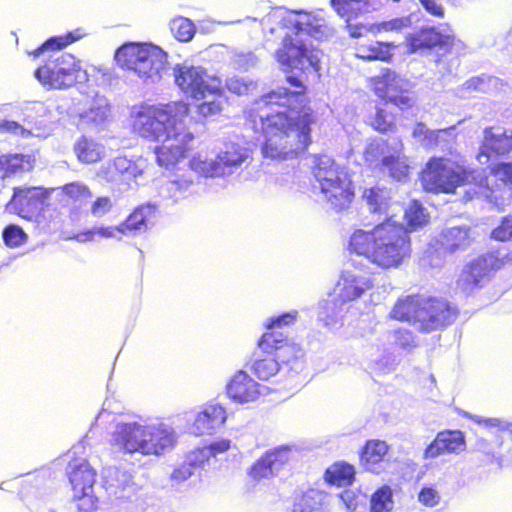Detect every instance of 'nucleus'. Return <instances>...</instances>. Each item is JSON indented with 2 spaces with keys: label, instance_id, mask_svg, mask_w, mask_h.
I'll list each match as a JSON object with an SVG mask.
<instances>
[{
  "label": "nucleus",
  "instance_id": "473e14b6",
  "mask_svg": "<svg viewBox=\"0 0 512 512\" xmlns=\"http://www.w3.org/2000/svg\"><path fill=\"white\" fill-rule=\"evenodd\" d=\"M390 191L384 187H371L364 190L363 200L366 202L371 213L385 215L386 220L391 219L390 213Z\"/></svg>",
  "mask_w": 512,
  "mask_h": 512
},
{
  "label": "nucleus",
  "instance_id": "5701e85b",
  "mask_svg": "<svg viewBox=\"0 0 512 512\" xmlns=\"http://www.w3.org/2000/svg\"><path fill=\"white\" fill-rule=\"evenodd\" d=\"M466 443L464 434L459 430H445L437 434L424 451L426 459L450 453H460L465 450Z\"/></svg>",
  "mask_w": 512,
  "mask_h": 512
},
{
  "label": "nucleus",
  "instance_id": "c85d7f7f",
  "mask_svg": "<svg viewBox=\"0 0 512 512\" xmlns=\"http://www.w3.org/2000/svg\"><path fill=\"white\" fill-rule=\"evenodd\" d=\"M331 7L341 18L349 22L359 15L378 10L381 0H330Z\"/></svg>",
  "mask_w": 512,
  "mask_h": 512
},
{
  "label": "nucleus",
  "instance_id": "bf43d9fd",
  "mask_svg": "<svg viewBox=\"0 0 512 512\" xmlns=\"http://www.w3.org/2000/svg\"><path fill=\"white\" fill-rule=\"evenodd\" d=\"M298 312L296 310H292L290 312L283 313L281 315L271 317L265 323V327L270 332H276L275 329L282 328L284 326H289L294 323L297 318Z\"/></svg>",
  "mask_w": 512,
  "mask_h": 512
},
{
  "label": "nucleus",
  "instance_id": "5fc2aeb1",
  "mask_svg": "<svg viewBox=\"0 0 512 512\" xmlns=\"http://www.w3.org/2000/svg\"><path fill=\"white\" fill-rule=\"evenodd\" d=\"M226 87L236 95H244L255 88V83L244 77L232 76L226 80Z\"/></svg>",
  "mask_w": 512,
  "mask_h": 512
},
{
  "label": "nucleus",
  "instance_id": "864d4df0",
  "mask_svg": "<svg viewBox=\"0 0 512 512\" xmlns=\"http://www.w3.org/2000/svg\"><path fill=\"white\" fill-rule=\"evenodd\" d=\"M63 191L68 197L81 204L85 203L92 197V193L89 188L80 182L66 184L63 187Z\"/></svg>",
  "mask_w": 512,
  "mask_h": 512
},
{
  "label": "nucleus",
  "instance_id": "412c9836",
  "mask_svg": "<svg viewBox=\"0 0 512 512\" xmlns=\"http://www.w3.org/2000/svg\"><path fill=\"white\" fill-rule=\"evenodd\" d=\"M290 458L291 449L288 446L270 450L254 463L250 475L257 480L270 478L276 475Z\"/></svg>",
  "mask_w": 512,
  "mask_h": 512
},
{
  "label": "nucleus",
  "instance_id": "de8ad7c7",
  "mask_svg": "<svg viewBox=\"0 0 512 512\" xmlns=\"http://www.w3.org/2000/svg\"><path fill=\"white\" fill-rule=\"evenodd\" d=\"M501 85L497 77L482 74L481 76L472 77L464 83V88L469 91H479L489 93L499 89Z\"/></svg>",
  "mask_w": 512,
  "mask_h": 512
},
{
  "label": "nucleus",
  "instance_id": "680f3d73",
  "mask_svg": "<svg viewBox=\"0 0 512 512\" xmlns=\"http://www.w3.org/2000/svg\"><path fill=\"white\" fill-rule=\"evenodd\" d=\"M197 472L184 460L171 473L170 480L173 485H180L190 479Z\"/></svg>",
  "mask_w": 512,
  "mask_h": 512
},
{
  "label": "nucleus",
  "instance_id": "37998d69",
  "mask_svg": "<svg viewBox=\"0 0 512 512\" xmlns=\"http://www.w3.org/2000/svg\"><path fill=\"white\" fill-rule=\"evenodd\" d=\"M404 217L409 231H415L426 225L429 221V214L426 208L417 200H412L409 203L405 209Z\"/></svg>",
  "mask_w": 512,
  "mask_h": 512
},
{
  "label": "nucleus",
  "instance_id": "1a4fd4ad",
  "mask_svg": "<svg viewBox=\"0 0 512 512\" xmlns=\"http://www.w3.org/2000/svg\"><path fill=\"white\" fill-rule=\"evenodd\" d=\"M249 158V150L242 144L229 140L213 155L198 153L194 155L189 166L192 171L206 178L229 177L241 169Z\"/></svg>",
  "mask_w": 512,
  "mask_h": 512
},
{
  "label": "nucleus",
  "instance_id": "f3484780",
  "mask_svg": "<svg viewBox=\"0 0 512 512\" xmlns=\"http://www.w3.org/2000/svg\"><path fill=\"white\" fill-rule=\"evenodd\" d=\"M146 433L147 425L136 421L118 422L111 434V442L124 453L146 456Z\"/></svg>",
  "mask_w": 512,
  "mask_h": 512
},
{
  "label": "nucleus",
  "instance_id": "09e8293b",
  "mask_svg": "<svg viewBox=\"0 0 512 512\" xmlns=\"http://www.w3.org/2000/svg\"><path fill=\"white\" fill-rule=\"evenodd\" d=\"M393 508L392 491L384 486L376 490L370 500V512H391Z\"/></svg>",
  "mask_w": 512,
  "mask_h": 512
},
{
  "label": "nucleus",
  "instance_id": "58836bf2",
  "mask_svg": "<svg viewBox=\"0 0 512 512\" xmlns=\"http://www.w3.org/2000/svg\"><path fill=\"white\" fill-rule=\"evenodd\" d=\"M354 467L345 462H336L325 471V480L337 486L350 485L354 480Z\"/></svg>",
  "mask_w": 512,
  "mask_h": 512
},
{
  "label": "nucleus",
  "instance_id": "49530a36",
  "mask_svg": "<svg viewBox=\"0 0 512 512\" xmlns=\"http://www.w3.org/2000/svg\"><path fill=\"white\" fill-rule=\"evenodd\" d=\"M170 30L180 42L190 41L196 32L195 24L188 18L176 17L170 21Z\"/></svg>",
  "mask_w": 512,
  "mask_h": 512
},
{
  "label": "nucleus",
  "instance_id": "7c9ffc66",
  "mask_svg": "<svg viewBox=\"0 0 512 512\" xmlns=\"http://www.w3.org/2000/svg\"><path fill=\"white\" fill-rule=\"evenodd\" d=\"M195 183L191 175L183 174L175 179L164 181L159 187V196L177 202L194 191Z\"/></svg>",
  "mask_w": 512,
  "mask_h": 512
},
{
  "label": "nucleus",
  "instance_id": "7ed1b4c3",
  "mask_svg": "<svg viewBox=\"0 0 512 512\" xmlns=\"http://www.w3.org/2000/svg\"><path fill=\"white\" fill-rule=\"evenodd\" d=\"M326 29L325 20L319 13L288 11L278 26L270 29L272 34L277 33L282 38V46L276 50L277 61L286 68L318 71L322 52L308 41L310 37L322 38Z\"/></svg>",
  "mask_w": 512,
  "mask_h": 512
},
{
  "label": "nucleus",
  "instance_id": "2eb2a0df",
  "mask_svg": "<svg viewBox=\"0 0 512 512\" xmlns=\"http://www.w3.org/2000/svg\"><path fill=\"white\" fill-rule=\"evenodd\" d=\"M376 94L400 109L409 108L413 103L410 95V82L390 69H383L374 79Z\"/></svg>",
  "mask_w": 512,
  "mask_h": 512
},
{
  "label": "nucleus",
  "instance_id": "aec40b11",
  "mask_svg": "<svg viewBox=\"0 0 512 512\" xmlns=\"http://www.w3.org/2000/svg\"><path fill=\"white\" fill-rule=\"evenodd\" d=\"M499 268L500 262L494 254L488 253L482 255L463 269L459 284L465 291L472 290L488 278L492 271Z\"/></svg>",
  "mask_w": 512,
  "mask_h": 512
},
{
  "label": "nucleus",
  "instance_id": "f8f14e48",
  "mask_svg": "<svg viewBox=\"0 0 512 512\" xmlns=\"http://www.w3.org/2000/svg\"><path fill=\"white\" fill-rule=\"evenodd\" d=\"M34 76L44 86L62 89L83 81L86 78V72L81 71L73 55L54 52L35 70Z\"/></svg>",
  "mask_w": 512,
  "mask_h": 512
},
{
  "label": "nucleus",
  "instance_id": "cd10ccee",
  "mask_svg": "<svg viewBox=\"0 0 512 512\" xmlns=\"http://www.w3.org/2000/svg\"><path fill=\"white\" fill-rule=\"evenodd\" d=\"M348 304L335 292L319 302L318 319L327 327H333L342 322Z\"/></svg>",
  "mask_w": 512,
  "mask_h": 512
},
{
  "label": "nucleus",
  "instance_id": "69168bd1",
  "mask_svg": "<svg viewBox=\"0 0 512 512\" xmlns=\"http://www.w3.org/2000/svg\"><path fill=\"white\" fill-rule=\"evenodd\" d=\"M437 132H446L445 135L441 137H437L436 147H440L443 151H448L452 154V148L454 144V139L456 137L455 134V126H451L445 129L436 130Z\"/></svg>",
  "mask_w": 512,
  "mask_h": 512
},
{
  "label": "nucleus",
  "instance_id": "e433bc0d",
  "mask_svg": "<svg viewBox=\"0 0 512 512\" xmlns=\"http://www.w3.org/2000/svg\"><path fill=\"white\" fill-rule=\"evenodd\" d=\"M263 356H258L252 364V372L261 380H268L270 377L282 372L281 365L274 357L272 350H263Z\"/></svg>",
  "mask_w": 512,
  "mask_h": 512
},
{
  "label": "nucleus",
  "instance_id": "4d7b16f0",
  "mask_svg": "<svg viewBox=\"0 0 512 512\" xmlns=\"http://www.w3.org/2000/svg\"><path fill=\"white\" fill-rule=\"evenodd\" d=\"M411 25V17L403 16L394 18L388 21L378 23L375 28L376 31L381 32H401L403 29L408 28Z\"/></svg>",
  "mask_w": 512,
  "mask_h": 512
},
{
  "label": "nucleus",
  "instance_id": "20e7f679",
  "mask_svg": "<svg viewBox=\"0 0 512 512\" xmlns=\"http://www.w3.org/2000/svg\"><path fill=\"white\" fill-rule=\"evenodd\" d=\"M350 253L381 269L398 268L410 257L408 230L387 219L371 229H355L348 242Z\"/></svg>",
  "mask_w": 512,
  "mask_h": 512
},
{
  "label": "nucleus",
  "instance_id": "393cba45",
  "mask_svg": "<svg viewBox=\"0 0 512 512\" xmlns=\"http://www.w3.org/2000/svg\"><path fill=\"white\" fill-rule=\"evenodd\" d=\"M259 387L246 372L240 370L227 384V394L233 401L241 404L253 402L261 394Z\"/></svg>",
  "mask_w": 512,
  "mask_h": 512
},
{
  "label": "nucleus",
  "instance_id": "9b49d317",
  "mask_svg": "<svg viewBox=\"0 0 512 512\" xmlns=\"http://www.w3.org/2000/svg\"><path fill=\"white\" fill-rule=\"evenodd\" d=\"M413 52L421 49L436 48V69L442 76L450 75L459 66L458 52L462 48L454 37L445 35L434 27L422 28L410 37Z\"/></svg>",
  "mask_w": 512,
  "mask_h": 512
},
{
  "label": "nucleus",
  "instance_id": "4be33fe9",
  "mask_svg": "<svg viewBox=\"0 0 512 512\" xmlns=\"http://www.w3.org/2000/svg\"><path fill=\"white\" fill-rule=\"evenodd\" d=\"M372 285L370 277L356 270H346L342 273L334 292L348 304L361 297Z\"/></svg>",
  "mask_w": 512,
  "mask_h": 512
},
{
  "label": "nucleus",
  "instance_id": "0eeeda50",
  "mask_svg": "<svg viewBox=\"0 0 512 512\" xmlns=\"http://www.w3.org/2000/svg\"><path fill=\"white\" fill-rule=\"evenodd\" d=\"M486 182L483 169H470L446 158H432L422 174L423 188L433 193H452L458 186Z\"/></svg>",
  "mask_w": 512,
  "mask_h": 512
},
{
  "label": "nucleus",
  "instance_id": "6e6d98bb",
  "mask_svg": "<svg viewBox=\"0 0 512 512\" xmlns=\"http://www.w3.org/2000/svg\"><path fill=\"white\" fill-rule=\"evenodd\" d=\"M77 508L82 512H92L97 507L98 498L94 495V490L89 489L83 493H73Z\"/></svg>",
  "mask_w": 512,
  "mask_h": 512
},
{
  "label": "nucleus",
  "instance_id": "a211bd4d",
  "mask_svg": "<svg viewBox=\"0 0 512 512\" xmlns=\"http://www.w3.org/2000/svg\"><path fill=\"white\" fill-rule=\"evenodd\" d=\"M492 173L496 180L501 181V187L497 185V188H491L490 181L484 174L486 182L483 183L482 187H477L479 191H475V193L481 194L490 203H493L499 209H503L512 198V162L498 163L492 169Z\"/></svg>",
  "mask_w": 512,
  "mask_h": 512
},
{
  "label": "nucleus",
  "instance_id": "72a5a7b5",
  "mask_svg": "<svg viewBox=\"0 0 512 512\" xmlns=\"http://www.w3.org/2000/svg\"><path fill=\"white\" fill-rule=\"evenodd\" d=\"M388 452V445L382 440H368L361 452V464L370 472L380 473L379 463Z\"/></svg>",
  "mask_w": 512,
  "mask_h": 512
},
{
  "label": "nucleus",
  "instance_id": "ea45409f",
  "mask_svg": "<svg viewBox=\"0 0 512 512\" xmlns=\"http://www.w3.org/2000/svg\"><path fill=\"white\" fill-rule=\"evenodd\" d=\"M74 151L79 161L83 163H94L101 158L103 153V149L98 143L85 136L75 143Z\"/></svg>",
  "mask_w": 512,
  "mask_h": 512
},
{
  "label": "nucleus",
  "instance_id": "052dcab7",
  "mask_svg": "<svg viewBox=\"0 0 512 512\" xmlns=\"http://www.w3.org/2000/svg\"><path fill=\"white\" fill-rule=\"evenodd\" d=\"M113 208V201L108 196H101L96 198L90 207V213L95 218H102L111 212Z\"/></svg>",
  "mask_w": 512,
  "mask_h": 512
},
{
  "label": "nucleus",
  "instance_id": "774afa93",
  "mask_svg": "<svg viewBox=\"0 0 512 512\" xmlns=\"http://www.w3.org/2000/svg\"><path fill=\"white\" fill-rule=\"evenodd\" d=\"M394 338H395V343L404 349H409L416 345L415 338H414L413 334L406 329L395 330Z\"/></svg>",
  "mask_w": 512,
  "mask_h": 512
},
{
  "label": "nucleus",
  "instance_id": "c9c22d12",
  "mask_svg": "<svg viewBox=\"0 0 512 512\" xmlns=\"http://www.w3.org/2000/svg\"><path fill=\"white\" fill-rule=\"evenodd\" d=\"M109 115L108 100L104 96H96L88 110L80 114L83 124L99 126Z\"/></svg>",
  "mask_w": 512,
  "mask_h": 512
},
{
  "label": "nucleus",
  "instance_id": "a18cd8bd",
  "mask_svg": "<svg viewBox=\"0 0 512 512\" xmlns=\"http://www.w3.org/2000/svg\"><path fill=\"white\" fill-rule=\"evenodd\" d=\"M392 43L387 42H373L365 47H360L357 56L366 60H381L388 61L391 56Z\"/></svg>",
  "mask_w": 512,
  "mask_h": 512
},
{
  "label": "nucleus",
  "instance_id": "f704fd0d",
  "mask_svg": "<svg viewBox=\"0 0 512 512\" xmlns=\"http://www.w3.org/2000/svg\"><path fill=\"white\" fill-rule=\"evenodd\" d=\"M106 483L110 488H115L114 493L117 494V490L122 493L119 497H130V493L134 492V483L132 476L129 472L119 468H109L105 474Z\"/></svg>",
  "mask_w": 512,
  "mask_h": 512
},
{
  "label": "nucleus",
  "instance_id": "a19ab883",
  "mask_svg": "<svg viewBox=\"0 0 512 512\" xmlns=\"http://www.w3.org/2000/svg\"><path fill=\"white\" fill-rule=\"evenodd\" d=\"M84 35L85 33L82 32L81 29H76L74 31L66 33L65 35L50 37L33 52V55L35 57H38L47 50H61L67 45L80 40Z\"/></svg>",
  "mask_w": 512,
  "mask_h": 512
},
{
  "label": "nucleus",
  "instance_id": "13d9d810",
  "mask_svg": "<svg viewBox=\"0 0 512 512\" xmlns=\"http://www.w3.org/2000/svg\"><path fill=\"white\" fill-rule=\"evenodd\" d=\"M466 417L472 419L475 423L485 428H497L500 431H508L512 433V422L503 421L499 418H485L479 415L465 414Z\"/></svg>",
  "mask_w": 512,
  "mask_h": 512
},
{
  "label": "nucleus",
  "instance_id": "6ab92c4d",
  "mask_svg": "<svg viewBox=\"0 0 512 512\" xmlns=\"http://www.w3.org/2000/svg\"><path fill=\"white\" fill-rule=\"evenodd\" d=\"M142 173L141 167L126 157H116L105 163L98 176L111 183L119 191L127 190Z\"/></svg>",
  "mask_w": 512,
  "mask_h": 512
},
{
  "label": "nucleus",
  "instance_id": "6e6552de",
  "mask_svg": "<svg viewBox=\"0 0 512 512\" xmlns=\"http://www.w3.org/2000/svg\"><path fill=\"white\" fill-rule=\"evenodd\" d=\"M313 175L325 200L333 209L340 211L350 204L354 192L345 166L337 164L328 155H320L315 158Z\"/></svg>",
  "mask_w": 512,
  "mask_h": 512
},
{
  "label": "nucleus",
  "instance_id": "e2e57ef3",
  "mask_svg": "<svg viewBox=\"0 0 512 512\" xmlns=\"http://www.w3.org/2000/svg\"><path fill=\"white\" fill-rule=\"evenodd\" d=\"M491 237L499 241H508L512 239V215L502 219L500 225L491 232Z\"/></svg>",
  "mask_w": 512,
  "mask_h": 512
},
{
  "label": "nucleus",
  "instance_id": "4468645a",
  "mask_svg": "<svg viewBox=\"0 0 512 512\" xmlns=\"http://www.w3.org/2000/svg\"><path fill=\"white\" fill-rule=\"evenodd\" d=\"M173 76L176 85L191 98H203L204 95L209 97L217 89V79L201 66L177 64L173 68Z\"/></svg>",
  "mask_w": 512,
  "mask_h": 512
},
{
  "label": "nucleus",
  "instance_id": "dca6fc26",
  "mask_svg": "<svg viewBox=\"0 0 512 512\" xmlns=\"http://www.w3.org/2000/svg\"><path fill=\"white\" fill-rule=\"evenodd\" d=\"M500 158L512 159V130L487 127L483 131L477 160L480 164H489Z\"/></svg>",
  "mask_w": 512,
  "mask_h": 512
},
{
  "label": "nucleus",
  "instance_id": "ddd939ff",
  "mask_svg": "<svg viewBox=\"0 0 512 512\" xmlns=\"http://www.w3.org/2000/svg\"><path fill=\"white\" fill-rule=\"evenodd\" d=\"M259 347L262 350H272L282 372L286 374H298L305 367L304 350L285 338L282 333L266 332L259 340Z\"/></svg>",
  "mask_w": 512,
  "mask_h": 512
},
{
  "label": "nucleus",
  "instance_id": "423d86ee",
  "mask_svg": "<svg viewBox=\"0 0 512 512\" xmlns=\"http://www.w3.org/2000/svg\"><path fill=\"white\" fill-rule=\"evenodd\" d=\"M118 66L144 83H156L167 66V53L151 43L128 42L115 53Z\"/></svg>",
  "mask_w": 512,
  "mask_h": 512
},
{
  "label": "nucleus",
  "instance_id": "a878e982",
  "mask_svg": "<svg viewBox=\"0 0 512 512\" xmlns=\"http://www.w3.org/2000/svg\"><path fill=\"white\" fill-rule=\"evenodd\" d=\"M227 418L224 407L217 403H210L197 414L193 431L198 435L211 434L223 426Z\"/></svg>",
  "mask_w": 512,
  "mask_h": 512
},
{
  "label": "nucleus",
  "instance_id": "4c0bfd02",
  "mask_svg": "<svg viewBox=\"0 0 512 512\" xmlns=\"http://www.w3.org/2000/svg\"><path fill=\"white\" fill-rule=\"evenodd\" d=\"M32 168L30 156L22 154L4 155L0 157V178L10 177L18 172Z\"/></svg>",
  "mask_w": 512,
  "mask_h": 512
},
{
  "label": "nucleus",
  "instance_id": "f03ea898",
  "mask_svg": "<svg viewBox=\"0 0 512 512\" xmlns=\"http://www.w3.org/2000/svg\"><path fill=\"white\" fill-rule=\"evenodd\" d=\"M188 121L189 105L179 101L142 107L133 127L142 138L160 143L154 148L156 161L159 166L170 168L185 158L194 139Z\"/></svg>",
  "mask_w": 512,
  "mask_h": 512
},
{
  "label": "nucleus",
  "instance_id": "2f4dec72",
  "mask_svg": "<svg viewBox=\"0 0 512 512\" xmlns=\"http://www.w3.org/2000/svg\"><path fill=\"white\" fill-rule=\"evenodd\" d=\"M474 239L473 232L468 225L445 228L441 233V244L446 249L454 252L458 249H466Z\"/></svg>",
  "mask_w": 512,
  "mask_h": 512
},
{
  "label": "nucleus",
  "instance_id": "8fccbe9b",
  "mask_svg": "<svg viewBox=\"0 0 512 512\" xmlns=\"http://www.w3.org/2000/svg\"><path fill=\"white\" fill-rule=\"evenodd\" d=\"M446 132L430 130L424 123H417L413 129L412 136L425 148H434L437 144V137L445 135Z\"/></svg>",
  "mask_w": 512,
  "mask_h": 512
},
{
  "label": "nucleus",
  "instance_id": "c756f323",
  "mask_svg": "<svg viewBox=\"0 0 512 512\" xmlns=\"http://www.w3.org/2000/svg\"><path fill=\"white\" fill-rule=\"evenodd\" d=\"M154 212L155 208L150 204L137 207L125 221L119 224L122 236H136L146 232Z\"/></svg>",
  "mask_w": 512,
  "mask_h": 512
},
{
  "label": "nucleus",
  "instance_id": "79ce46f5",
  "mask_svg": "<svg viewBox=\"0 0 512 512\" xmlns=\"http://www.w3.org/2000/svg\"><path fill=\"white\" fill-rule=\"evenodd\" d=\"M324 497L322 492L310 489L295 501L293 512H323Z\"/></svg>",
  "mask_w": 512,
  "mask_h": 512
},
{
  "label": "nucleus",
  "instance_id": "c03bdc74",
  "mask_svg": "<svg viewBox=\"0 0 512 512\" xmlns=\"http://www.w3.org/2000/svg\"><path fill=\"white\" fill-rule=\"evenodd\" d=\"M221 82L217 79V89L213 92V95H204L203 98H193L196 101H201L197 106L198 113L203 117H209L218 114L222 109L223 97L222 89L220 86Z\"/></svg>",
  "mask_w": 512,
  "mask_h": 512
},
{
  "label": "nucleus",
  "instance_id": "603ef678",
  "mask_svg": "<svg viewBox=\"0 0 512 512\" xmlns=\"http://www.w3.org/2000/svg\"><path fill=\"white\" fill-rule=\"evenodd\" d=\"M2 237L6 246L10 248L19 247L25 244L28 239L24 230L16 224L6 226L3 230Z\"/></svg>",
  "mask_w": 512,
  "mask_h": 512
},
{
  "label": "nucleus",
  "instance_id": "b1692460",
  "mask_svg": "<svg viewBox=\"0 0 512 512\" xmlns=\"http://www.w3.org/2000/svg\"><path fill=\"white\" fill-rule=\"evenodd\" d=\"M146 456H160L172 449L176 443L174 429L165 423L147 425Z\"/></svg>",
  "mask_w": 512,
  "mask_h": 512
},
{
  "label": "nucleus",
  "instance_id": "3c124183",
  "mask_svg": "<svg viewBox=\"0 0 512 512\" xmlns=\"http://www.w3.org/2000/svg\"><path fill=\"white\" fill-rule=\"evenodd\" d=\"M211 459H212V452L210 449H207L206 446L197 448V449L189 452L185 457V461L196 472H199L200 470L205 469L206 466H209Z\"/></svg>",
  "mask_w": 512,
  "mask_h": 512
},
{
  "label": "nucleus",
  "instance_id": "bb28decb",
  "mask_svg": "<svg viewBox=\"0 0 512 512\" xmlns=\"http://www.w3.org/2000/svg\"><path fill=\"white\" fill-rule=\"evenodd\" d=\"M67 474L73 493H83L93 488L96 472L85 459H76L69 463Z\"/></svg>",
  "mask_w": 512,
  "mask_h": 512
},
{
  "label": "nucleus",
  "instance_id": "0e129e2a",
  "mask_svg": "<svg viewBox=\"0 0 512 512\" xmlns=\"http://www.w3.org/2000/svg\"><path fill=\"white\" fill-rule=\"evenodd\" d=\"M39 195L38 188L29 187V188H16L14 190L13 201L15 204L20 206H24L25 204L29 205L30 201L36 199Z\"/></svg>",
  "mask_w": 512,
  "mask_h": 512
},
{
  "label": "nucleus",
  "instance_id": "338daca9",
  "mask_svg": "<svg viewBox=\"0 0 512 512\" xmlns=\"http://www.w3.org/2000/svg\"><path fill=\"white\" fill-rule=\"evenodd\" d=\"M392 118L384 110L377 109L372 126L379 132H386L392 126Z\"/></svg>",
  "mask_w": 512,
  "mask_h": 512
},
{
  "label": "nucleus",
  "instance_id": "f257e3e1",
  "mask_svg": "<svg viewBox=\"0 0 512 512\" xmlns=\"http://www.w3.org/2000/svg\"><path fill=\"white\" fill-rule=\"evenodd\" d=\"M288 80L299 90L290 91L285 87L273 90L255 100L248 112L255 129L260 126L263 132L264 158H293L311 143L313 111L306 106L301 82L293 77Z\"/></svg>",
  "mask_w": 512,
  "mask_h": 512
},
{
  "label": "nucleus",
  "instance_id": "9d476101",
  "mask_svg": "<svg viewBox=\"0 0 512 512\" xmlns=\"http://www.w3.org/2000/svg\"><path fill=\"white\" fill-rule=\"evenodd\" d=\"M364 159L372 167L396 181L408 177L409 165L403 154V144L398 138H374L364 150Z\"/></svg>",
  "mask_w": 512,
  "mask_h": 512
},
{
  "label": "nucleus",
  "instance_id": "39448f33",
  "mask_svg": "<svg viewBox=\"0 0 512 512\" xmlns=\"http://www.w3.org/2000/svg\"><path fill=\"white\" fill-rule=\"evenodd\" d=\"M457 313L456 307L443 298L408 295L397 301L390 316L422 332H431L452 324Z\"/></svg>",
  "mask_w": 512,
  "mask_h": 512
}]
</instances>
